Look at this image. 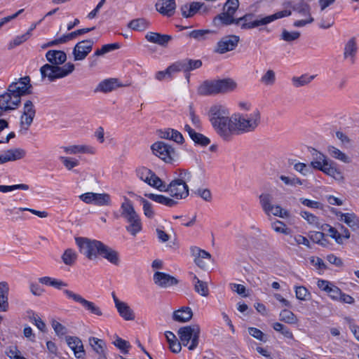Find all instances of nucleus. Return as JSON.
Segmentation results:
<instances>
[{"label":"nucleus","instance_id":"obj_18","mask_svg":"<svg viewBox=\"0 0 359 359\" xmlns=\"http://www.w3.org/2000/svg\"><path fill=\"white\" fill-rule=\"evenodd\" d=\"M111 296L114 302L115 307L119 315L126 320H133L135 318V313L128 304L124 302L120 301L116 296L114 292L111 293Z\"/></svg>","mask_w":359,"mask_h":359},{"label":"nucleus","instance_id":"obj_7","mask_svg":"<svg viewBox=\"0 0 359 359\" xmlns=\"http://www.w3.org/2000/svg\"><path fill=\"white\" fill-rule=\"evenodd\" d=\"M238 7V0H227L224 4L223 12L213 18L212 25L217 27L231 25L235 22L233 15Z\"/></svg>","mask_w":359,"mask_h":359},{"label":"nucleus","instance_id":"obj_54","mask_svg":"<svg viewBox=\"0 0 359 359\" xmlns=\"http://www.w3.org/2000/svg\"><path fill=\"white\" fill-rule=\"evenodd\" d=\"M62 259L66 265L72 266L76 259V255L72 249H67L63 253Z\"/></svg>","mask_w":359,"mask_h":359},{"label":"nucleus","instance_id":"obj_45","mask_svg":"<svg viewBox=\"0 0 359 359\" xmlns=\"http://www.w3.org/2000/svg\"><path fill=\"white\" fill-rule=\"evenodd\" d=\"M136 173L137 177L149 185L151 183V177H150V175L153 174V171L150 169H148L145 167H142L138 168L136 170Z\"/></svg>","mask_w":359,"mask_h":359},{"label":"nucleus","instance_id":"obj_59","mask_svg":"<svg viewBox=\"0 0 359 359\" xmlns=\"http://www.w3.org/2000/svg\"><path fill=\"white\" fill-rule=\"evenodd\" d=\"M276 81V74L275 72L269 69L262 76L261 78V82L266 86L273 85Z\"/></svg>","mask_w":359,"mask_h":359},{"label":"nucleus","instance_id":"obj_17","mask_svg":"<svg viewBox=\"0 0 359 359\" xmlns=\"http://www.w3.org/2000/svg\"><path fill=\"white\" fill-rule=\"evenodd\" d=\"M94 41L87 39L78 42L73 49V56L75 61L83 60L92 51Z\"/></svg>","mask_w":359,"mask_h":359},{"label":"nucleus","instance_id":"obj_58","mask_svg":"<svg viewBox=\"0 0 359 359\" xmlns=\"http://www.w3.org/2000/svg\"><path fill=\"white\" fill-rule=\"evenodd\" d=\"M29 38V33L26 32L22 35L17 36L13 41H11L8 46V48L9 50L14 48L15 47L20 46L23 42L26 41Z\"/></svg>","mask_w":359,"mask_h":359},{"label":"nucleus","instance_id":"obj_60","mask_svg":"<svg viewBox=\"0 0 359 359\" xmlns=\"http://www.w3.org/2000/svg\"><path fill=\"white\" fill-rule=\"evenodd\" d=\"M280 180L283 181L285 184L292 187H295L297 185H302L303 184L302 181L296 177H287L285 175H280Z\"/></svg>","mask_w":359,"mask_h":359},{"label":"nucleus","instance_id":"obj_57","mask_svg":"<svg viewBox=\"0 0 359 359\" xmlns=\"http://www.w3.org/2000/svg\"><path fill=\"white\" fill-rule=\"evenodd\" d=\"M295 294L298 299L304 301L309 299L311 296V293L304 286H296Z\"/></svg>","mask_w":359,"mask_h":359},{"label":"nucleus","instance_id":"obj_26","mask_svg":"<svg viewBox=\"0 0 359 359\" xmlns=\"http://www.w3.org/2000/svg\"><path fill=\"white\" fill-rule=\"evenodd\" d=\"M121 86H122V85L118 83V80L117 79L111 78L104 79L97 85L95 88L94 92H102L107 93Z\"/></svg>","mask_w":359,"mask_h":359},{"label":"nucleus","instance_id":"obj_63","mask_svg":"<svg viewBox=\"0 0 359 359\" xmlns=\"http://www.w3.org/2000/svg\"><path fill=\"white\" fill-rule=\"evenodd\" d=\"M59 158L62 162L65 167L69 170L76 167L79 163L78 160L72 159L69 157L60 156Z\"/></svg>","mask_w":359,"mask_h":359},{"label":"nucleus","instance_id":"obj_48","mask_svg":"<svg viewBox=\"0 0 359 359\" xmlns=\"http://www.w3.org/2000/svg\"><path fill=\"white\" fill-rule=\"evenodd\" d=\"M138 198L143 205V211L144 215L150 219L154 218L155 214L151 203L141 196H138Z\"/></svg>","mask_w":359,"mask_h":359},{"label":"nucleus","instance_id":"obj_44","mask_svg":"<svg viewBox=\"0 0 359 359\" xmlns=\"http://www.w3.org/2000/svg\"><path fill=\"white\" fill-rule=\"evenodd\" d=\"M301 36V33L298 31L289 32L286 29H283L280 34V39L291 43L294 41L298 40Z\"/></svg>","mask_w":359,"mask_h":359},{"label":"nucleus","instance_id":"obj_28","mask_svg":"<svg viewBox=\"0 0 359 359\" xmlns=\"http://www.w3.org/2000/svg\"><path fill=\"white\" fill-rule=\"evenodd\" d=\"M204 6V3L192 2L191 4H185L180 7L182 15L188 18L193 17L197 12L201 11Z\"/></svg>","mask_w":359,"mask_h":359},{"label":"nucleus","instance_id":"obj_36","mask_svg":"<svg viewBox=\"0 0 359 359\" xmlns=\"http://www.w3.org/2000/svg\"><path fill=\"white\" fill-rule=\"evenodd\" d=\"M311 155L313 157V161H311V165L317 170L321 168L323 164H324L325 162H327L329 161L325 155L321 152L318 151L315 149H312Z\"/></svg>","mask_w":359,"mask_h":359},{"label":"nucleus","instance_id":"obj_43","mask_svg":"<svg viewBox=\"0 0 359 359\" xmlns=\"http://www.w3.org/2000/svg\"><path fill=\"white\" fill-rule=\"evenodd\" d=\"M150 177H151V181L149 186L157 189L160 191L166 192V190H168V184L159 178L155 172H153V174L150 175Z\"/></svg>","mask_w":359,"mask_h":359},{"label":"nucleus","instance_id":"obj_3","mask_svg":"<svg viewBox=\"0 0 359 359\" xmlns=\"http://www.w3.org/2000/svg\"><path fill=\"white\" fill-rule=\"evenodd\" d=\"M236 87V83L230 78L217 80H206L198 88V93L201 95L227 93L234 90Z\"/></svg>","mask_w":359,"mask_h":359},{"label":"nucleus","instance_id":"obj_24","mask_svg":"<svg viewBox=\"0 0 359 359\" xmlns=\"http://www.w3.org/2000/svg\"><path fill=\"white\" fill-rule=\"evenodd\" d=\"M145 39L151 43H156L162 47H166L168 43L172 41V36L168 34L149 32L145 35Z\"/></svg>","mask_w":359,"mask_h":359},{"label":"nucleus","instance_id":"obj_55","mask_svg":"<svg viewBox=\"0 0 359 359\" xmlns=\"http://www.w3.org/2000/svg\"><path fill=\"white\" fill-rule=\"evenodd\" d=\"M323 230H327L330 233V237L334 238L338 244H341L343 243L341 234L339 233L336 228L332 227L329 224H325V227H323Z\"/></svg>","mask_w":359,"mask_h":359},{"label":"nucleus","instance_id":"obj_27","mask_svg":"<svg viewBox=\"0 0 359 359\" xmlns=\"http://www.w3.org/2000/svg\"><path fill=\"white\" fill-rule=\"evenodd\" d=\"M46 57L50 65H62L67 60V55L63 50H50L46 53Z\"/></svg>","mask_w":359,"mask_h":359},{"label":"nucleus","instance_id":"obj_35","mask_svg":"<svg viewBox=\"0 0 359 359\" xmlns=\"http://www.w3.org/2000/svg\"><path fill=\"white\" fill-rule=\"evenodd\" d=\"M259 203L261 204L263 211L264 212V213L266 215L270 216L272 208H273V205H272L273 196H272V195L270 194L264 193L259 196Z\"/></svg>","mask_w":359,"mask_h":359},{"label":"nucleus","instance_id":"obj_2","mask_svg":"<svg viewBox=\"0 0 359 359\" xmlns=\"http://www.w3.org/2000/svg\"><path fill=\"white\" fill-rule=\"evenodd\" d=\"M291 13L290 11L284 10L256 20H253V14L247 13L241 18H235V22L232 24L240 27L242 29H251L262 25H266L283 17L289 16Z\"/></svg>","mask_w":359,"mask_h":359},{"label":"nucleus","instance_id":"obj_29","mask_svg":"<svg viewBox=\"0 0 359 359\" xmlns=\"http://www.w3.org/2000/svg\"><path fill=\"white\" fill-rule=\"evenodd\" d=\"M15 101V97L11 92H6L5 93L0 95V109L2 111H7L13 110L18 108L19 106H15L13 102Z\"/></svg>","mask_w":359,"mask_h":359},{"label":"nucleus","instance_id":"obj_20","mask_svg":"<svg viewBox=\"0 0 359 359\" xmlns=\"http://www.w3.org/2000/svg\"><path fill=\"white\" fill-rule=\"evenodd\" d=\"M66 342L69 347L74 351V356L78 359H83L86 351L82 341L77 337L67 336Z\"/></svg>","mask_w":359,"mask_h":359},{"label":"nucleus","instance_id":"obj_53","mask_svg":"<svg viewBox=\"0 0 359 359\" xmlns=\"http://www.w3.org/2000/svg\"><path fill=\"white\" fill-rule=\"evenodd\" d=\"M314 79V76H308L307 75H302L299 77L294 76L292 79V84L296 87L305 86L309 83Z\"/></svg>","mask_w":359,"mask_h":359},{"label":"nucleus","instance_id":"obj_1","mask_svg":"<svg viewBox=\"0 0 359 359\" xmlns=\"http://www.w3.org/2000/svg\"><path fill=\"white\" fill-rule=\"evenodd\" d=\"M76 243L81 253L90 260L96 259L100 255L114 265L119 263L118 253L101 241L79 237L76 238Z\"/></svg>","mask_w":359,"mask_h":359},{"label":"nucleus","instance_id":"obj_14","mask_svg":"<svg viewBox=\"0 0 359 359\" xmlns=\"http://www.w3.org/2000/svg\"><path fill=\"white\" fill-rule=\"evenodd\" d=\"M63 292L67 295L69 299H73L74 302L81 304L83 308L89 311L90 313L94 314L97 316H102V312L101 309L95 305V304L93 302H90L84 299L82 296L79 294H76L71 290H65Z\"/></svg>","mask_w":359,"mask_h":359},{"label":"nucleus","instance_id":"obj_52","mask_svg":"<svg viewBox=\"0 0 359 359\" xmlns=\"http://www.w3.org/2000/svg\"><path fill=\"white\" fill-rule=\"evenodd\" d=\"M309 238L313 243H316L323 246H325L328 243L327 239L325 238V233L320 231H311Z\"/></svg>","mask_w":359,"mask_h":359},{"label":"nucleus","instance_id":"obj_37","mask_svg":"<svg viewBox=\"0 0 359 359\" xmlns=\"http://www.w3.org/2000/svg\"><path fill=\"white\" fill-rule=\"evenodd\" d=\"M337 215L341 217L340 220L345 222L349 227L355 228L359 225V218L354 213H342L339 212Z\"/></svg>","mask_w":359,"mask_h":359},{"label":"nucleus","instance_id":"obj_38","mask_svg":"<svg viewBox=\"0 0 359 359\" xmlns=\"http://www.w3.org/2000/svg\"><path fill=\"white\" fill-rule=\"evenodd\" d=\"M150 25L149 22L145 18H137L129 22L128 27L135 31L142 32Z\"/></svg>","mask_w":359,"mask_h":359},{"label":"nucleus","instance_id":"obj_40","mask_svg":"<svg viewBox=\"0 0 359 359\" xmlns=\"http://www.w3.org/2000/svg\"><path fill=\"white\" fill-rule=\"evenodd\" d=\"M193 279L194 281V289L196 292L201 296L207 297L209 294L207 283L199 280L196 276H194Z\"/></svg>","mask_w":359,"mask_h":359},{"label":"nucleus","instance_id":"obj_11","mask_svg":"<svg viewBox=\"0 0 359 359\" xmlns=\"http://www.w3.org/2000/svg\"><path fill=\"white\" fill-rule=\"evenodd\" d=\"M153 154L164 161L165 163H171L177 157L175 149L170 144L158 141L151 146Z\"/></svg>","mask_w":359,"mask_h":359},{"label":"nucleus","instance_id":"obj_46","mask_svg":"<svg viewBox=\"0 0 359 359\" xmlns=\"http://www.w3.org/2000/svg\"><path fill=\"white\" fill-rule=\"evenodd\" d=\"M302 0V1L294 4L292 8V10L302 14V15H308L309 18L311 16L310 14V6Z\"/></svg>","mask_w":359,"mask_h":359},{"label":"nucleus","instance_id":"obj_56","mask_svg":"<svg viewBox=\"0 0 359 359\" xmlns=\"http://www.w3.org/2000/svg\"><path fill=\"white\" fill-rule=\"evenodd\" d=\"M271 226L273 229L278 233L288 235L291 232L290 229L287 228L283 222L279 220H276L274 222H273L271 224Z\"/></svg>","mask_w":359,"mask_h":359},{"label":"nucleus","instance_id":"obj_47","mask_svg":"<svg viewBox=\"0 0 359 359\" xmlns=\"http://www.w3.org/2000/svg\"><path fill=\"white\" fill-rule=\"evenodd\" d=\"M273 328L276 331L283 334L285 337L290 339H294V336L290 330L285 325L280 323H274L273 324Z\"/></svg>","mask_w":359,"mask_h":359},{"label":"nucleus","instance_id":"obj_10","mask_svg":"<svg viewBox=\"0 0 359 359\" xmlns=\"http://www.w3.org/2000/svg\"><path fill=\"white\" fill-rule=\"evenodd\" d=\"M233 116L227 117L223 120L212 124L218 135L224 140L230 141L233 135L236 134V126L233 123Z\"/></svg>","mask_w":359,"mask_h":359},{"label":"nucleus","instance_id":"obj_49","mask_svg":"<svg viewBox=\"0 0 359 359\" xmlns=\"http://www.w3.org/2000/svg\"><path fill=\"white\" fill-rule=\"evenodd\" d=\"M210 33H213V32L210 29H195L190 32L188 36L198 41H203L206 39L207 35Z\"/></svg>","mask_w":359,"mask_h":359},{"label":"nucleus","instance_id":"obj_41","mask_svg":"<svg viewBox=\"0 0 359 359\" xmlns=\"http://www.w3.org/2000/svg\"><path fill=\"white\" fill-rule=\"evenodd\" d=\"M279 320L288 324H296L298 322L297 316L288 309H283L280 311Z\"/></svg>","mask_w":359,"mask_h":359},{"label":"nucleus","instance_id":"obj_13","mask_svg":"<svg viewBox=\"0 0 359 359\" xmlns=\"http://www.w3.org/2000/svg\"><path fill=\"white\" fill-rule=\"evenodd\" d=\"M240 41V37L236 35H227L223 36L216 44L214 52L218 54H224L233 50Z\"/></svg>","mask_w":359,"mask_h":359},{"label":"nucleus","instance_id":"obj_22","mask_svg":"<svg viewBox=\"0 0 359 359\" xmlns=\"http://www.w3.org/2000/svg\"><path fill=\"white\" fill-rule=\"evenodd\" d=\"M155 8L163 15L170 17L175 13L176 3L175 0H158Z\"/></svg>","mask_w":359,"mask_h":359},{"label":"nucleus","instance_id":"obj_6","mask_svg":"<svg viewBox=\"0 0 359 359\" xmlns=\"http://www.w3.org/2000/svg\"><path fill=\"white\" fill-rule=\"evenodd\" d=\"M201 333L200 326L197 324L182 327L178 330L177 334L184 346L189 350H194L198 345Z\"/></svg>","mask_w":359,"mask_h":359},{"label":"nucleus","instance_id":"obj_33","mask_svg":"<svg viewBox=\"0 0 359 359\" xmlns=\"http://www.w3.org/2000/svg\"><path fill=\"white\" fill-rule=\"evenodd\" d=\"M335 165L336 163L334 161L329 160L327 162H325L324 164H323L321 168H320L319 170L336 179L341 178V173L335 167Z\"/></svg>","mask_w":359,"mask_h":359},{"label":"nucleus","instance_id":"obj_21","mask_svg":"<svg viewBox=\"0 0 359 359\" xmlns=\"http://www.w3.org/2000/svg\"><path fill=\"white\" fill-rule=\"evenodd\" d=\"M154 281L156 285L163 288L177 285L179 283L174 276L160 271H156L154 274Z\"/></svg>","mask_w":359,"mask_h":359},{"label":"nucleus","instance_id":"obj_9","mask_svg":"<svg viewBox=\"0 0 359 359\" xmlns=\"http://www.w3.org/2000/svg\"><path fill=\"white\" fill-rule=\"evenodd\" d=\"M32 85L30 83V78L25 76L19 79L17 81L12 82L8 87L7 90L11 92L15 101L13 102L15 106H20L21 97L32 93Z\"/></svg>","mask_w":359,"mask_h":359},{"label":"nucleus","instance_id":"obj_61","mask_svg":"<svg viewBox=\"0 0 359 359\" xmlns=\"http://www.w3.org/2000/svg\"><path fill=\"white\" fill-rule=\"evenodd\" d=\"M113 344L124 354L128 353V349L130 347L129 343L127 341L118 337H117L116 339L113 342Z\"/></svg>","mask_w":359,"mask_h":359},{"label":"nucleus","instance_id":"obj_32","mask_svg":"<svg viewBox=\"0 0 359 359\" xmlns=\"http://www.w3.org/2000/svg\"><path fill=\"white\" fill-rule=\"evenodd\" d=\"M193 312L189 307H182L173 312L172 319L180 323H186L192 318Z\"/></svg>","mask_w":359,"mask_h":359},{"label":"nucleus","instance_id":"obj_23","mask_svg":"<svg viewBox=\"0 0 359 359\" xmlns=\"http://www.w3.org/2000/svg\"><path fill=\"white\" fill-rule=\"evenodd\" d=\"M26 154V151L21 148L8 149L0 155V164L22 159Z\"/></svg>","mask_w":359,"mask_h":359},{"label":"nucleus","instance_id":"obj_12","mask_svg":"<svg viewBox=\"0 0 359 359\" xmlns=\"http://www.w3.org/2000/svg\"><path fill=\"white\" fill-rule=\"evenodd\" d=\"M168 190L170 196L177 200L186 198L189 196V187L182 179H174L168 184Z\"/></svg>","mask_w":359,"mask_h":359},{"label":"nucleus","instance_id":"obj_8","mask_svg":"<svg viewBox=\"0 0 359 359\" xmlns=\"http://www.w3.org/2000/svg\"><path fill=\"white\" fill-rule=\"evenodd\" d=\"M59 65H50L49 64L43 65L40 69L42 79H44L47 77L50 81H54L57 79L67 76L75 69L74 65L71 62H68L62 67Z\"/></svg>","mask_w":359,"mask_h":359},{"label":"nucleus","instance_id":"obj_4","mask_svg":"<svg viewBox=\"0 0 359 359\" xmlns=\"http://www.w3.org/2000/svg\"><path fill=\"white\" fill-rule=\"evenodd\" d=\"M121 216L129 224L126 226V229L132 236H135L142 231L141 219L135 210L131 201L126 196L124 197V202L121 205Z\"/></svg>","mask_w":359,"mask_h":359},{"label":"nucleus","instance_id":"obj_15","mask_svg":"<svg viewBox=\"0 0 359 359\" xmlns=\"http://www.w3.org/2000/svg\"><path fill=\"white\" fill-rule=\"evenodd\" d=\"M79 198L87 204L103 206L111 205V196L108 194L87 192L79 196Z\"/></svg>","mask_w":359,"mask_h":359},{"label":"nucleus","instance_id":"obj_39","mask_svg":"<svg viewBox=\"0 0 359 359\" xmlns=\"http://www.w3.org/2000/svg\"><path fill=\"white\" fill-rule=\"evenodd\" d=\"M89 343L93 349L98 355L105 353L106 344L103 340L92 337L89 338Z\"/></svg>","mask_w":359,"mask_h":359},{"label":"nucleus","instance_id":"obj_5","mask_svg":"<svg viewBox=\"0 0 359 359\" xmlns=\"http://www.w3.org/2000/svg\"><path fill=\"white\" fill-rule=\"evenodd\" d=\"M233 118L236 126V135L254 131L261 121L260 111L254 109L249 114H234Z\"/></svg>","mask_w":359,"mask_h":359},{"label":"nucleus","instance_id":"obj_34","mask_svg":"<svg viewBox=\"0 0 359 359\" xmlns=\"http://www.w3.org/2000/svg\"><path fill=\"white\" fill-rule=\"evenodd\" d=\"M8 285L6 282L0 283V296L1 297L2 302L0 304V312H6L8 310Z\"/></svg>","mask_w":359,"mask_h":359},{"label":"nucleus","instance_id":"obj_64","mask_svg":"<svg viewBox=\"0 0 359 359\" xmlns=\"http://www.w3.org/2000/svg\"><path fill=\"white\" fill-rule=\"evenodd\" d=\"M248 332L252 337L261 341H266V335L260 330L256 327H249Z\"/></svg>","mask_w":359,"mask_h":359},{"label":"nucleus","instance_id":"obj_30","mask_svg":"<svg viewBox=\"0 0 359 359\" xmlns=\"http://www.w3.org/2000/svg\"><path fill=\"white\" fill-rule=\"evenodd\" d=\"M358 51V46L355 37H351L345 44L344 48V57H350L352 63L354 62L355 57Z\"/></svg>","mask_w":359,"mask_h":359},{"label":"nucleus","instance_id":"obj_19","mask_svg":"<svg viewBox=\"0 0 359 359\" xmlns=\"http://www.w3.org/2000/svg\"><path fill=\"white\" fill-rule=\"evenodd\" d=\"M229 115L228 109L221 104L211 106L208 111V116L211 124L229 117Z\"/></svg>","mask_w":359,"mask_h":359},{"label":"nucleus","instance_id":"obj_50","mask_svg":"<svg viewBox=\"0 0 359 359\" xmlns=\"http://www.w3.org/2000/svg\"><path fill=\"white\" fill-rule=\"evenodd\" d=\"M95 29V27H90V28H83V29H77V30L74 31L69 34H63V36L67 43L69 41H71V40L75 39L78 36L90 32L94 30Z\"/></svg>","mask_w":359,"mask_h":359},{"label":"nucleus","instance_id":"obj_42","mask_svg":"<svg viewBox=\"0 0 359 359\" xmlns=\"http://www.w3.org/2000/svg\"><path fill=\"white\" fill-rule=\"evenodd\" d=\"M328 151L332 157L340 160L341 161L348 163L351 162L350 158L348 157L346 154L341 151L339 149L333 147V146H329L328 147Z\"/></svg>","mask_w":359,"mask_h":359},{"label":"nucleus","instance_id":"obj_51","mask_svg":"<svg viewBox=\"0 0 359 359\" xmlns=\"http://www.w3.org/2000/svg\"><path fill=\"white\" fill-rule=\"evenodd\" d=\"M190 138L196 144L201 147H207L210 143V140L208 137L197 132H196Z\"/></svg>","mask_w":359,"mask_h":359},{"label":"nucleus","instance_id":"obj_62","mask_svg":"<svg viewBox=\"0 0 359 359\" xmlns=\"http://www.w3.org/2000/svg\"><path fill=\"white\" fill-rule=\"evenodd\" d=\"M51 325L56 334L59 337L65 335L67 332V329L55 320H52Z\"/></svg>","mask_w":359,"mask_h":359},{"label":"nucleus","instance_id":"obj_25","mask_svg":"<svg viewBox=\"0 0 359 359\" xmlns=\"http://www.w3.org/2000/svg\"><path fill=\"white\" fill-rule=\"evenodd\" d=\"M158 135L162 139L172 140L180 144H183L184 142V139L182 133L172 128L158 130Z\"/></svg>","mask_w":359,"mask_h":359},{"label":"nucleus","instance_id":"obj_31","mask_svg":"<svg viewBox=\"0 0 359 359\" xmlns=\"http://www.w3.org/2000/svg\"><path fill=\"white\" fill-rule=\"evenodd\" d=\"M144 196L167 207H174L178 204V201L163 195L154 194H144Z\"/></svg>","mask_w":359,"mask_h":359},{"label":"nucleus","instance_id":"obj_16","mask_svg":"<svg viewBox=\"0 0 359 359\" xmlns=\"http://www.w3.org/2000/svg\"><path fill=\"white\" fill-rule=\"evenodd\" d=\"M36 114V109L31 100H26L24 104L23 113L20 117V133L27 132L32 125Z\"/></svg>","mask_w":359,"mask_h":359}]
</instances>
